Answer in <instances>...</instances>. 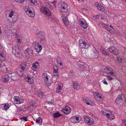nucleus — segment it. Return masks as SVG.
<instances>
[{
    "label": "nucleus",
    "mask_w": 126,
    "mask_h": 126,
    "mask_svg": "<svg viewBox=\"0 0 126 126\" xmlns=\"http://www.w3.org/2000/svg\"><path fill=\"white\" fill-rule=\"evenodd\" d=\"M115 102L117 104H119L122 102V101L120 100V99H119L118 98H117L116 99Z\"/></svg>",
    "instance_id": "obj_48"
},
{
    "label": "nucleus",
    "mask_w": 126,
    "mask_h": 126,
    "mask_svg": "<svg viewBox=\"0 0 126 126\" xmlns=\"http://www.w3.org/2000/svg\"><path fill=\"white\" fill-rule=\"evenodd\" d=\"M24 102V100L22 99H20L19 101V104H20L23 103Z\"/></svg>",
    "instance_id": "obj_56"
},
{
    "label": "nucleus",
    "mask_w": 126,
    "mask_h": 126,
    "mask_svg": "<svg viewBox=\"0 0 126 126\" xmlns=\"http://www.w3.org/2000/svg\"><path fill=\"white\" fill-rule=\"evenodd\" d=\"M101 18L102 19L105 20L106 19V17L105 16H102L101 17Z\"/></svg>",
    "instance_id": "obj_59"
},
{
    "label": "nucleus",
    "mask_w": 126,
    "mask_h": 126,
    "mask_svg": "<svg viewBox=\"0 0 126 126\" xmlns=\"http://www.w3.org/2000/svg\"><path fill=\"white\" fill-rule=\"evenodd\" d=\"M49 76L46 73H44L42 77L44 79L45 84L47 86L50 85L52 83L49 80L48 77Z\"/></svg>",
    "instance_id": "obj_10"
},
{
    "label": "nucleus",
    "mask_w": 126,
    "mask_h": 126,
    "mask_svg": "<svg viewBox=\"0 0 126 126\" xmlns=\"http://www.w3.org/2000/svg\"><path fill=\"white\" fill-rule=\"evenodd\" d=\"M10 77L9 76L6 75L2 76L1 78V80L2 82L5 83L8 81Z\"/></svg>",
    "instance_id": "obj_17"
},
{
    "label": "nucleus",
    "mask_w": 126,
    "mask_h": 126,
    "mask_svg": "<svg viewBox=\"0 0 126 126\" xmlns=\"http://www.w3.org/2000/svg\"><path fill=\"white\" fill-rule=\"evenodd\" d=\"M73 86L74 88L75 89L78 90L79 89V86L77 83H74L73 85Z\"/></svg>",
    "instance_id": "obj_39"
},
{
    "label": "nucleus",
    "mask_w": 126,
    "mask_h": 126,
    "mask_svg": "<svg viewBox=\"0 0 126 126\" xmlns=\"http://www.w3.org/2000/svg\"><path fill=\"white\" fill-rule=\"evenodd\" d=\"M100 50L101 52L104 55H108L109 53L105 51V49L101 47L100 49Z\"/></svg>",
    "instance_id": "obj_36"
},
{
    "label": "nucleus",
    "mask_w": 126,
    "mask_h": 126,
    "mask_svg": "<svg viewBox=\"0 0 126 126\" xmlns=\"http://www.w3.org/2000/svg\"><path fill=\"white\" fill-rule=\"evenodd\" d=\"M104 71L106 73L112 76L115 77L116 75V73L110 68H105L104 69Z\"/></svg>",
    "instance_id": "obj_6"
},
{
    "label": "nucleus",
    "mask_w": 126,
    "mask_h": 126,
    "mask_svg": "<svg viewBox=\"0 0 126 126\" xmlns=\"http://www.w3.org/2000/svg\"><path fill=\"white\" fill-rule=\"evenodd\" d=\"M53 72H54L55 73L56 72H58V68L57 66L55 65L53 66Z\"/></svg>",
    "instance_id": "obj_42"
},
{
    "label": "nucleus",
    "mask_w": 126,
    "mask_h": 126,
    "mask_svg": "<svg viewBox=\"0 0 126 126\" xmlns=\"http://www.w3.org/2000/svg\"><path fill=\"white\" fill-rule=\"evenodd\" d=\"M39 67V62H37L32 64V68L34 71H35L38 69Z\"/></svg>",
    "instance_id": "obj_19"
},
{
    "label": "nucleus",
    "mask_w": 126,
    "mask_h": 126,
    "mask_svg": "<svg viewBox=\"0 0 126 126\" xmlns=\"http://www.w3.org/2000/svg\"><path fill=\"white\" fill-rule=\"evenodd\" d=\"M40 11L41 13L46 16L50 15V12L49 10L46 7L43 6L40 8Z\"/></svg>",
    "instance_id": "obj_7"
},
{
    "label": "nucleus",
    "mask_w": 126,
    "mask_h": 126,
    "mask_svg": "<svg viewBox=\"0 0 126 126\" xmlns=\"http://www.w3.org/2000/svg\"><path fill=\"white\" fill-rule=\"evenodd\" d=\"M35 49L37 52L39 53L40 52L42 49V47L41 45L39 46L38 47H35Z\"/></svg>",
    "instance_id": "obj_32"
},
{
    "label": "nucleus",
    "mask_w": 126,
    "mask_h": 126,
    "mask_svg": "<svg viewBox=\"0 0 126 126\" xmlns=\"http://www.w3.org/2000/svg\"><path fill=\"white\" fill-rule=\"evenodd\" d=\"M30 106L31 107H32L35 109L36 107V106L33 104H32L31 105H30Z\"/></svg>",
    "instance_id": "obj_55"
},
{
    "label": "nucleus",
    "mask_w": 126,
    "mask_h": 126,
    "mask_svg": "<svg viewBox=\"0 0 126 126\" xmlns=\"http://www.w3.org/2000/svg\"><path fill=\"white\" fill-rule=\"evenodd\" d=\"M36 34L37 35V36L38 37H39L42 40H43L44 39V33H43V34H42V35H41L40 33L39 34V33H36Z\"/></svg>",
    "instance_id": "obj_34"
},
{
    "label": "nucleus",
    "mask_w": 126,
    "mask_h": 126,
    "mask_svg": "<svg viewBox=\"0 0 126 126\" xmlns=\"http://www.w3.org/2000/svg\"><path fill=\"white\" fill-rule=\"evenodd\" d=\"M117 98L122 101L124 98V95L123 94H121L118 95Z\"/></svg>",
    "instance_id": "obj_37"
},
{
    "label": "nucleus",
    "mask_w": 126,
    "mask_h": 126,
    "mask_svg": "<svg viewBox=\"0 0 126 126\" xmlns=\"http://www.w3.org/2000/svg\"><path fill=\"white\" fill-rule=\"evenodd\" d=\"M63 21L64 24L66 26H67L69 24V21L67 17H65L63 16H62Z\"/></svg>",
    "instance_id": "obj_21"
},
{
    "label": "nucleus",
    "mask_w": 126,
    "mask_h": 126,
    "mask_svg": "<svg viewBox=\"0 0 126 126\" xmlns=\"http://www.w3.org/2000/svg\"><path fill=\"white\" fill-rule=\"evenodd\" d=\"M105 116H106L108 118V117H109L110 116V114L108 113H107L106 114V115Z\"/></svg>",
    "instance_id": "obj_60"
},
{
    "label": "nucleus",
    "mask_w": 126,
    "mask_h": 126,
    "mask_svg": "<svg viewBox=\"0 0 126 126\" xmlns=\"http://www.w3.org/2000/svg\"><path fill=\"white\" fill-rule=\"evenodd\" d=\"M3 68H4V69H6V72L7 71V69L6 68V66H3Z\"/></svg>",
    "instance_id": "obj_62"
},
{
    "label": "nucleus",
    "mask_w": 126,
    "mask_h": 126,
    "mask_svg": "<svg viewBox=\"0 0 126 126\" xmlns=\"http://www.w3.org/2000/svg\"><path fill=\"white\" fill-rule=\"evenodd\" d=\"M20 119L22 120H24L25 121H27V117H23L20 118Z\"/></svg>",
    "instance_id": "obj_50"
},
{
    "label": "nucleus",
    "mask_w": 126,
    "mask_h": 126,
    "mask_svg": "<svg viewBox=\"0 0 126 126\" xmlns=\"http://www.w3.org/2000/svg\"><path fill=\"white\" fill-rule=\"evenodd\" d=\"M20 98L18 97H16L14 98L15 102H16V104H19V102Z\"/></svg>",
    "instance_id": "obj_40"
},
{
    "label": "nucleus",
    "mask_w": 126,
    "mask_h": 126,
    "mask_svg": "<svg viewBox=\"0 0 126 126\" xmlns=\"http://www.w3.org/2000/svg\"><path fill=\"white\" fill-rule=\"evenodd\" d=\"M43 92L40 90L36 92L37 96L40 98H42L43 95Z\"/></svg>",
    "instance_id": "obj_31"
},
{
    "label": "nucleus",
    "mask_w": 126,
    "mask_h": 126,
    "mask_svg": "<svg viewBox=\"0 0 126 126\" xmlns=\"http://www.w3.org/2000/svg\"><path fill=\"white\" fill-rule=\"evenodd\" d=\"M11 79L14 80L16 79H17V74H16L15 72H13L11 74Z\"/></svg>",
    "instance_id": "obj_23"
},
{
    "label": "nucleus",
    "mask_w": 126,
    "mask_h": 126,
    "mask_svg": "<svg viewBox=\"0 0 126 126\" xmlns=\"http://www.w3.org/2000/svg\"><path fill=\"white\" fill-rule=\"evenodd\" d=\"M36 123L38 124L39 125H41L42 123V120L40 118H39L36 119Z\"/></svg>",
    "instance_id": "obj_35"
},
{
    "label": "nucleus",
    "mask_w": 126,
    "mask_h": 126,
    "mask_svg": "<svg viewBox=\"0 0 126 126\" xmlns=\"http://www.w3.org/2000/svg\"><path fill=\"white\" fill-rule=\"evenodd\" d=\"M58 63L61 66H62L63 64V63H62V62H61Z\"/></svg>",
    "instance_id": "obj_61"
},
{
    "label": "nucleus",
    "mask_w": 126,
    "mask_h": 126,
    "mask_svg": "<svg viewBox=\"0 0 126 126\" xmlns=\"http://www.w3.org/2000/svg\"><path fill=\"white\" fill-rule=\"evenodd\" d=\"M122 125L123 126H126V119H124L122 120Z\"/></svg>",
    "instance_id": "obj_49"
},
{
    "label": "nucleus",
    "mask_w": 126,
    "mask_h": 126,
    "mask_svg": "<svg viewBox=\"0 0 126 126\" xmlns=\"http://www.w3.org/2000/svg\"><path fill=\"white\" fill-rule=\"evenodd\" d=\"M61 5L60 12L65 13L68 11V5L67 3L64 2H62L61 3Z\"/></svg>",
    "instance_id": "obj_3"
},
{
    "label": "nucleus",
    "mask_w": 126,
    "mask_h": 126,
    "mask_svg": "<svg viewBox=\"0 0 126 126\" xmlns=\"http://www.w3.org/2000/svg\"><path fill=\"white\" fill-rule=\"evenodd\" d=\"M6 59L4 55L2 53H0V61H4Z\"/></svg>",
    "instance_id": "obj_30"
},
{
    "label": "nucleus",
    "mask_w": 126,
    "mask_h": 126,
    "mask_svg": "<svg viewBox=\"0 0 126 126\" xmlns=\"http://www.w3.org/2000/svg\"><path fill=\"white\" fill-rule=\"evenodd\" d=\"M25 8L24 9L26 14L29 16L31 17H33L35 16V13L34 12L28 9L27 6L25 7Z\"/></svg>",
    "instance_id": "obj_12"
},
{
    "label": "nucleus",
    "mask_w": 126,
    "mask_h": 126,
    "mask_svg": "<svg viewBox=\"0 0 126 126\" xmlns=\"http://www.w3.org/2000/svg\"><path fill=\"white\" fill-rule=\"evenodd\" d=\"M32 51L31 50V48L28 47L25 51L24 53L25 54H30L32 53Z\"/></svg>",
    "instance_id": "obj_33"
},
{
    "label": "nucleus",
    "mask_w": 126,
    "mask_h": 126,
    "mask_svg": "<svg viewBox=\"0 0 126 126\" xmlns=\"http://www.w3.org/2000/svg\"><path fill=\"white\" fill-rule=\"evenodd\" d=\"M62 86L63 84L62 83L59 82L57 84L56 86V92L57 93H61Z\"/></svg>",
    "instance_id": "obj_18"
},
{
    "label": "nucleus",
    "mask_w": 126,
    "mask_h": 126,
    "mask_svg": "<svg viewBox=\"0 0 126 126\" xmlns=\"http://www.w3.org/2000/svg\"><path fill=\"white\" fill-rule=\"evenodd\" d=\"M93 96L95 100L99 101H100L104 98L103 95L100 93L97 92L94 93Z\"/></svg>",
    "instance_id": "obj_4"
},
{
    "label": "nucleus",
    "mask_w": 126,
    "mask_h": 126,
    "mask_svg": "<svg viewBox=\"0 0 126 126\" xmlns=\"http://www.w3.org/2000/svg\"><path fill=\"white\" fill-rule=\"evenodd\" d=\"M33 5L35 6H36L37 5V3L36 0H29Z\"/></svg>",
    "instance_id": "obj_45"
},
{
    "label": "nucleus",
    "mask_w": 126,
    "mask_h": 126,
    "mask_svg": "<svg viewBox=\"0 0 126 126\" xmlns=\"http://www.w3.org/2000/svg\"><path fill=\"white\" fill-rule=\"evenodd\" d=\"M39 46H40V45H39V43L38 42L36 41L34 42V48H35V47H37Z\"/></svg>",
    "instance_id": "obj_51"
},
{
    "label": "nucleus",
    "mask_w": 126,
    "mask_h": 126,
    "mask_svg": "<svg viewBox=\"0 0 126 126\" xmlns=\"http://www.w3.org/2000/svg\"><path fill=\"white\" fill-rule=\"evenodd\" d=\"M95 5L99 10L101 11H104L105 10V9L104 7L100 5L98 2H95Z\"/></svg>",
    "instance_id": "obj_20"
},
{
    "label": "nucleus",
    "mask_w": 126,
    "mask_h": 126,
    "mask_svg": "<svg viewBox=\"0 0 126 126\" xmlns=\"http://www.w3.org/2000/svg\"><path fill=\"white\" fill-rule=\"evenodd\" d=\"M26 66V64L25 63H23L20 65V68L22 71H24Z\"/></svg>",
    "instance_id": "obj_26"
},
{
    "label": "nucleus",
    "mask_w": 126,
    "mask_h": 126,
    "mask_svg": "<svg viewBox=\"0 0 126 126\" xmlns=\"http://www.w3.org/2000/svg\"><path fill=\"white\" fill-rule=\"evenodd\" d=\"M84 120L87 125L90 126L93 124L94 122V120L93 118L88 116H84Z\"/></svg>",
    "instance_id": "obj_8"
},
{
    "label": "nucleus",
    "mask_w": 126,
    "mask_h": 126,
    "mask_svg": "<svg viewBox=\"0 0 126 126\" xmlns=\"http://www.w3.org/2000/svg\"><path fill=\"white\" fill-rule=\"evenodd\" d=\"M61 62V59L59 58H58L57 59V63Z\"/></svg>",
    "instance_id": "obj_54"
},
{
    "label": "nucleus",
    "mask_w": 126,
    "mask_h": 126,
    "mask_svg": "<svg viewBox=\"0 0 126 126\" xmlns=\"http://www.w3.org/2000/svg\"><path fill=\"white\" fill-rule=\"evenodd\" d=\"M115 117L114 116V115L113 114H111L110 115V116H109V117H108V119L110 120H112L115 119Z\"/></svg>",
    "instance_id": "obj_47"
},
{
    "label": "nucleus",
    "mask_w": 126,
    "mask_h": 126,
    "mask_svg": "<svg viewBox=\"0 0 126 126\" xmlns=\"http://www.w3.org/2000/svg\"><path fill=\"white\" fill-rule=\"evenodd\" d=\"M82 66V68H80L81 70H86L89 68V66L88 65L84 63H83Z\"/></svg>",
    "instance_id": "obj_27"
},
{
    "label": "nucleus",
    "mask_w": 126,
    "mask_h": 126,
    "mask_svg": "<svg viewBox=\"0 0 126 126\" xmlns=\"http://www.w3.org/2000/svg\"><path fill=\"white\" fill-rule=\"evenodd\" d=\"M52 3L53 4H55L56 3V1H54L52 2Z\"/></svg>",
    "instance_id": "obj_63"
},
{
    "label": "nucleus",
    "mask_w": 126,
    "mask_h": 126,
    "mask_svg": "<svg viewBox=\"0 0 126 126\" xmlns=\"http://www.w3.org/2000/svg\"><path fill=\"white\" fill-rule=\"evenodd\" d=\"M81 27L83 29H86L87 27V23L84 19L82 18L79 19V20Z\"/></svg>",
    "instance_id": "obj_11"
},
{
    "label": "nucleus",
    "mask_w": 126,
    "mask_h": 126,
    "mask_svg": "<svg viewBox=\"0 0 126 126\" xmlns=\"http://www.w3.org/2000/svg\"><path fill=\"white\" fill-rule=\"evenodd\" d=\"M15 0L17 2L21 3L23 2L24 0Z\"/></svg>",
    "instance_id": "obj_52"
},
{
    "label": "nucleus",
    "mask_w": 126,
    "mask_h": 126,
    "mask_svg": "<svg viewBox=\"0 0 126 126\" xmlns=\"http://www.w3.org/2000/svg\"><path fill=\"white\" fill-rule=\"evenodd\" d=\"M10 106V105L7 103L4 104L3 107V110H7L9 108Z\"/></svg>",
    "instance_id": "obj_38"
},
{
    "label": "nucleus",
    "mask_w": 126,
    "mask_h": 126,
    "mask_svg": "<svg viewBox=\"0 0 126 126\" xmlns=\"http://www.w3.org/2000/svg\"><path fill=\"white\" fill-rule=\"evenodd\" d=\"M70 121L71 123H77L80 121L79 117L75 116L71 117L70 119Z\"/></svg>",
    "instance_id": "obj_16"
},
{
    "label": "nucleus",
    "mask_w": 126,
    "mask_h": 126,
    "mask_svg": "<svg viewBox=\"0 0 126 126\" xmlns=\"http://www.w3.org/2000/svg\"><path fill=\"white\" fill-rule=\"evenodd\" d=\"M83 63L82 62H80L79 63H78L77 65L79 67V69L81 70V68H82V67L83 66L82 65H83Z\"/></svg>",
    "instance_id": "obj_44"
},
{
    "label": "nucleus",
    "mask_w": 126,
    "mask_h": 126,
    "mask_svg": "<svg viewBox=\"0 0 126 126\" xmlns=\"http://www.w3.org/2000/svg\"><path fill=\"white\" fill-rule=\"evenodd\" d=\"M62 115L58 111L55 112L53 115V117L54 118H58Z\"/></svg>",
    "instance_id": "obj_28"
},
{
    "label": "nucleus",
    "mask_w": 126,
    "mask_h": 126,
    "mask_svg": "<svg viewBox=\"0 0 126 126\" xmlns=\"http://www.w3.org/2000/svg\"><path fill=\"white\" fill-rule=\"evenodd\" d=\"M98 24L100 26L102 25L103 27L111 34H113L114 33V29L113 28L112 26H111L110 25L109 26L107 25L106 24H104L101 22L99 23Z\"/></svg>",
    "instance_id": "obj_2"
},
{
    "label": "nucleus",
    "mask_w": 126,
    "mask_h": 126,
    "mask_svg": "<svg viewBox=\"0 0 126 126\" xmlns=\"http://www.w3.org/2000/svg\"><path fill=\"white\" fill-rule=\"evenodd\" d=\"M15 12L12 10H9L8 14V16L10 17L9 18V22H14L16 20V18H14V14Z\"/></svg>",
    "instance_id": "obj_9"
},
{
    "label": "nucleus",
    "mask_w": 126,
    "mask_h": 126,
    "mask_svg": "<svg viewBox=\"0 0 126 126\" xmlns=\"http://www.w3.org/2000/svg\"><path fill=\"white\" fill-rule=\"evenodd\" d=\"M53 79L55 78L57 79L59 77L58 73V72H56V73H55L54 72H53Z\"/></svg>",
    "instance_id": "obj_43"
},
{
    "label": "nucleus",
    "mask_w": 126,
    "mask_h": 126,
    "mask_svg": "<svg viewBox=\"0 0 126 126\" xmlns=\"http://www.w3.org/2000/svg\"><path fill=\"white\" fill-rule=\"evenodd\" d=\"M83 100L84 102H85L90 101V100L89 98L86 97H84L83 98Z\"/></svg>",
    "instance_id": "obj_41"
},
{
    "label": "nucleus",
    "mask_w": 126,
    "mask_h": 126,
    "mask_svg": "<svg viewBox=\"0 0 126 126\" xmlns=\"http://www.w3.org/2000/svg\"><path fill=\"white\" fill-rule=\"evenodd\" d=\"M99 53L98 51L96 49L93 50V53L91 54V58L92 59H96L99 55Z\"/></svg>",
    "instance_id": "obj_13"
},
{
    "label": "nucleus",
    "mask_w": 126,
    "mask_h": 126,
    "mask_svg": "<svg viewBox=\"0 0 126 126\" xmlns=\"http://www.w3.org/2000/svg\"><path fill=\"white\" fill-rule=\"evenodd\" d=\"M117 59L119 63L121 62H126V59L123 57H117Z\"/></svg>",
    "instance_id": "obj_25"
},
{
    "label": "nucleus",
    "mask_w": 126,
    "mask_h": 126,
    "mask_svg": "<svg viewBox=\"0 0 126 126\" xmlns=\"http://www.w3.org/2000/svg\"><path fill=\"white\" fill-rule=\"evenodd\" d=\"M108 51L110 53H112L114 54L117 55L118 54V51L117 48L114 46H112L108 48Z\"/></svg>",
    "instance_id": "obj_14"
},
{
    "label": "nucleus",
    "mask_w": 126,
    "mask_h": 126,
    "mask_svg": "<svg viewBox=\"0 0 126 126\" xmlns=\"http://www.w3.org/2000/svg\"><path fill=\"white\" fill-rule=\"evenodd\" d=\"M26 109L25 108H23V110H22V111L24 112L25 111H26Z\"/></svg>",
    "instance_id": "obj_64"
},
{
    "label": "nucleus",
    "mask_w": 126,
    "mask_h": 126,
    "mask_svg": "<svg viewBox=\"0 0 126 126\" xmlns=\"http://www.w3.org/2000/svg\"><path fill=\"white\" fill-rule=\"evenodd\" d=\"M26 81L29 83L32 84L34 82V80L32 78L30 77L27 76L25 79Z\"/></svg>",
    "instance_id": "obj_24"
},
{
    "label": "nucleus",
    "mask_w": 126,
    "mask_h": 126,
    "mask_svg": "<svg viewBox=\"0 0 126 126\" xmlns=\"http://www.w3.org/2000/svg\"><path fill=\"white\" fill-rule=\"evenodd\" d=\"M79 43L80 47L82 48L87 49L90 46L86 42L83 41L81 39L79 40Z\"/></svg>",
    "instance_id": "obj_5"
},
{
    "label": "nucleus",
    "mask_w": 126,
    "mask_h": 126,
    "mask_svg": "<svg viewBox=\"0 0 126 126\" xmlns=\"http://www.w3.org/2000/svg\"><path fill=\"white\" fill-rule=\"evenodd\" d=\"M44 5L45 6L47 7L51 10H53V7L49 3L46 2H45Z\"/></svg>",
    "instance_id": "obj_29"
},
{
    "label": "nucleus",
    "mask_w": 126,
    "mask_h": 126,
    "mask_svg": "<svg viewBox=\"0 0 126 126\" xmlns=\"http://www.w3.org/2000/svg\"><path fill=\"white\" fill-rule=\"evenodd\" d=\"M18 110L19 111H22L23 110V108L21 107H19L18 108Z\"/></svg>",
    "instance_id": "obj_58"
},
{
    "label": "nucleus",
    "mask_w": 126,
    "mask_h": 126,
    "mask_svg": "<svg viewBox=\"0 0 126 126\" xmlns=\"http://www.w3.org/2000/svg\"><path fill=\"white\" fill-rule=\"evenodd\" d=\"M101 112L102 114L105 116L106 115V114L107 113H106V110H105V111H103V110H102Z\"/></svg>",
    "instance_id": "obj_57"
},
{
    "label": "nucleus",
    "mask_w": 126,
    "mask_h": 126,
    "mask_svg": "<svg viewBox=\"0 0 126 126\" xmlns=\"http://www.w3.org/2000/svg\"><path fill=\"white\" fill-rule=\"evenodd\" d=\"M71 111V109L68 106H66L64 108L62 109V111L65 114H69Z\"/></svg>",
    "instance_id": "obj_15"
},
{
    "label": "nucleus",
    "mask_w": 126,
    "mask_h": 126,
    "mask_svg": "<svg viewBox=\"0 0 126 126\" xmlns=\"http://www.w3.org/2000/svg\"><path fill=\"white\" fill-rule=\"evenodd\" d=\"M106 76L107 78V79L109 80L110 81L114 79V78H112L111 77L108 75H106Z\"/></svg>",
    "instance_id": "obj_46"
},
{
    "label": "nucleus",
    "mask_w": 126,
    "mask_h": 126,
    "mask_svg": "<svg viewBox=\"0 0 126 126\" xmlns=\"http://www.w3.org/2000/svg\"><path fill=\"white\" fill-rule=\"evenodd\" d=\"M48 19L49 20L52 21L53 22H56L57 24H58L59 23V21L53 16H50Z\"/></svg>",
    "instance_id": "obj_22"
},
{
    "label": "nucleus",
    "mask_w": 126,
    "mask_h": 126,
    "mask_svg": "<svg viewBox=\"0 0 126 126\" xmlns=\"http://www.w3.org/2000/svg\"><path fill=\"white\" fill-rule=\"evenodd\" d=\"M102 82L104 84L106 85H108V83L106 81V80L105 79L103 80L102 81Z\"/></svg>",
    "instance_id": "obj_53"
},
{
    "label": "nucleus",
    "mask_w": 126,
    "mask_h": 126,
    "mask_svg": "<svg viewBox=\"0 0 126 126\" xmlns=\"http://www.w3.org/2000/svg\"><path fill=\"white\" fill-rule=\"evenodd\" d=\"M19 43H17V45H14L13 46L12 48V53L16 57H19L20 55L19 53L20 49L19 46L17 45Z\"/></svg>",
    "instance_id": "obj_1"
}]
</instances>
